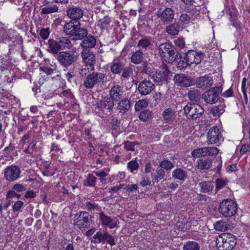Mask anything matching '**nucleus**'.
I'll return each mask as SVG.
<instances>
[{
	"label": "nucleus",
	"mask_w": 250,
	"mask_h": 250,
	"mask_svg": "<svg viewBox=\"0 0 250 250\" xmlns=\"http://www.w3.org/2000/svg\"><path fill=\"white\" fill-rule=\"evenodd\" d=\"M75 224L80 229L89 227L92 222V217L86 211H81L75 215Z\"/></svg>",
	"instance_id": "obj_8"
},
{
	"label": "nucleus",
	"mask_w": 250,
	"mask_h": 250,
	"mask_svg": "<svg viewBox=\"0 0 250 250\" xmlns=\"http://www.w3.org/2000/svg\"><path fill=\"white\" fill-rule=\"evenodd\" d=\"M157 16L160 19V22L164 25H167L172 22L174 19V11L170 8H166L162 11H159Z\"/></svg>",
	"instance_id": "obj_10"
},
{
	"label": "nucleus",
	"mask_w": 250,
	"mask_h": 250,
	"mask_svg": "<svg viewBox=\"0 0 250 250\" xmlns=\"http://www.w3.org/2000/svg\"><path fill=\"white\" fill-rule=\"evenodd\" d=\"M246 82H247V79L246 78H244L242 80V85H241V89H242V92L244 95V101L245 104L248 103V96L246 93Z\"/></svg>",
	"instance_id": "obj_58"
},
{
	"label": "nucleus",
	"mask_w": 250,
	"mask_h": 250,
	"mask_svg": "<svg viewBox=\"0 0 250 250\" xmlns=\"http://www.w3.org/2000/svg\"><path fill=\"white\" fill-rule=\"evenodd\" d=\"M231 24L236 28L237 31V35L240 36L242 30V25L241 23L237 21H233V22L231 23Z\"/></svg>",
	"instance_id": "obj_60"
},
{
	"label": "nucleus",
	"mask_w": 250,
	"mask_h": 250,
	"mask_svg": "<svg viewBox=\"0 0 250 250\" xmlns=\"http://www.w3.org/2000/svg\"><path fill=\"white\" fill-rule=\"evenodd\" d=\"M140 36L142 37V38L139 40L137 46L140 48L139 49L146 50L152 44L151 38L143 35H140Z\"/></svg>",
	"instance_id": "obj_30"
},
{
	"label": "nucleus",
	"mask_w": 250,
	"mask_h": 250,
	"mask_svg": "<svg viewBox=\"0 0 250 250\" xmlns=\"http://www.w3.org/2000/svg\"><path fill=\"white\" fill-rule=\"evenodd\" d=\"M200 191L206 193L211 192L214 188L213 183L211 181H205L200 182L198 184Z\"/></svg>",
	"instance_id": "obj_31"
},
{
	"label": "nucleus",
	"mask_w": 250,
	"mask_h": 250,
	"mask_svg": "<svg viewBox=\"0 0 250 250\" xmlns=\"http://www.w3.org/2000/svg\"><path fill=\"white\" fill-rule=\"evenodd\" d=\"M85 207L88 210L98 211L100 208L98 204L90 201L85 202Z\"/></svg>",
	"instance_id": "obj_53"
},
{
	"label": "nucleus",
	"mask_w": 250,
	"mask_h": 250,
	"mask_svg": "<svg viewBox=\"0 0 250 250\" xmlns=\"http://www.w3.org/2000/svg\"><path fill=\"white\" fill-rule=\"evenodd\" d=\"M169 71L166 69L164 71H152L150 76L156 83L162 82L166 81L168 76Z\"/></svg>",
	"instance_id": "obj_23"
},
{
	"label": "nucleus",
	"mask_w": 250,
	"mask_h": 250,
	"mask_svg": "<svg viewBox=\"0 0 250 250\" xmlns=\"http://www.w3.org/2000/svg\"><path fill=\"white\" fill-rule=\"evenodd\" d=\"M226 105L222 103L217 105L213 106L210 109V112L214 117H219L225 111Z\"/></svg>",
	"instance_id": "obj_34"
},
{
	"label": "nucleus",
	"mask_w": 250,
	"mask_h": 250,
	"mask_svg": "<svg viewBox=\"0 0 250 250\" xmlns=\"http://www.w3.org/2000/svg\"><path fill=\"white\" fill-rule=\"evenodd\" d=\"M125 64L120 59L116 58L110 63V71L114 74H119L122 72Z\"/></svg>",
	"instance_id": "obj_19"
},
{
	"label": "nucleus",
	"mask_w": 250,
	"mask_h": 250,
	"mask_svg": "<svg viewBox=\"0 0 250 250\" xmlns=\"http://www.w3.org/2000/svg\"><path fill=\"white\" fill-rule=\"evenodd\" d=\"M179 21L183 24H187L190 21V18L187 14H183L180 17Z\"/></svg>",
	"instance_id": "obj_61"
},
{
	"label": "nucleus",
	"mask_w": 250,
	"mask_h": 250,
	"mask_svg": "<svg viewBox=\"0 0 250 250\" xmlns=\"http://www.w3.org/2000/svg\"><path fill=\"white\" fill-rule=\"evenodd\" d=\"M222 136L219 128L217 126L210 128L207 134L208 144H214L219 142Z\"/></svg>",
	"instance_id": "obj_15"
},
{
	"label": "nucleus",
	"mask_w": 250,
	"mask_h": 250,
	"mask_svg": "<svg viewBox=\"0 0 250 250\" xmlns=\"http://www.w3.org/2000/svg\"><path fill=\"white\" fill-rule=\"evenodd\" d=\"M165 123H169L173 122L175 118L174 111L170 108H167L162 114Z\"/></svg>",
	"instance_id": "obj_33"
},
{
	"label": "nucleus",
	"mask_w": 250,
	"mask_h": 250,
	"mask_svg": "<svg viewBox=\"0 0 250 250\" xmlns=\"http://www.w3.org/2000/svg\"><path fill=\"white\" fill-rule=\"evenodd\" d=\"M170 50V51L167 53V55L169 57V62H173L174 61L181 58V54L178 52L173 45H172V47L171 48Z\"/></svg>",
	"instance_id": "obj_44"
},
{
	"label": "nucleus",
	"mask_w": 250,
	"mask_h": 250,
	"mask_svg": "<svg viewBox=\"0 0 250 250\" xmlns=\"http://www.w3.org/2000/svg\"><path fill=\"white\" fill-rule=\"evenodd\" d=\"M236 244V236L229 233L219 235L216 240V245L219 250H232Z\"/></svg>",
	"instance_id": "obj_2"
},
{
	"label": "nucleus",
	"mask_w": 250,
	"mask_h": 250,
	"mask_svg": "<svg viewBox=\"0 0 250 250\" xmlns=\"http://www.w3.org/2000/svg\"><path fill=\"white\" fill-rule=\"evenodd\" d=\"M124 91L119 85L113 86L109 91L110 99L114 102L120 101L123 99Z\"/></svg>",
	"instance_id": "obj_18"
},
{
	"label": "nucleus",
	"mask_w": 250,
	"mask_h": 250,
	"mask_svg": "<svg viewBox=\"0 0 250 250\" xmlns=\"http://www.w3.org/2000/svg\"><path fill=\"white\" fill-rule=\"evenodd\" d=\"M153 114L149 110L146 109L142 111L139 115V119L143 122H146L152 118Z\"/></svg>",
	"instance_id": "obj_46"
},
{
	"label": "nucleus",
	"mask_w": 250,
	"mask_h": 250,
	"mask_svg": "<svg viewBox=\"0 0 250 250\" xmlns=\"http://www.w3.org/2000/svg\"><path fill=\"white\" fill-rule=\"evenodd\" d=\"M188 96L190 101L198 102L200 99L201 92L198 89L190 90L188 93Z\"/></svg>",
	"instance_id": "obj_38"
},
{
	"label": "nucleus",
	"mask_w": 250,
	"mask_h": 250,
	"mask_svg": "<svg viewBox=\"0 0 250 250\" xmlns=\"http://www.w3.org/2000/svg\"><path fill=\"white\" fill-rule=\"evenodd\" d=\"M166 28V32L169 35L174 36L178 35L179 32L180 27L178 24L170 23Z\"/></svg>",
	"instance_id": "obj_37"
},
{
	"label": "nucleus",
	"mask_w": 250,
	"mask_h": 250,
	"mask_svg": "<svg viewBox=\"0 0 250 250\" xmlns=\"http://www.w3.org/2000/svg\"><path fill=\"white\" fill-rule=\"evenodd\" d=\"M14 31L12 29L6 30L4 29H0V33L1 34V38L3 40H11L12 38L10 35L12 34Z\"/></svg>",
	"instance_id": "obj_49"
},
{
	"label": "nucleus",
	"mask_w": 250,
	"mask_h": 250,
	"mask_svg": "<svg viewBox=\"0 0 250 250\" xmlns=\"http://www.w3.org/2000/svg\"><path fill=\"white\" fill-rule=\"evenodd\" d=\"M23 206L24 203L22 201L19 200L16 202L12 206L13 212H19L21 211Z\"/></svg>",
	"instance_id": "obj_55"
},
{
	"label": "nucleus",
	"mask_w": 250,
	"mask_h": 250,
	"mask_svg": "<svg viewBox=\"0 0 250 250\" xmlns=\"http://www.w3.org/2000/svg\"><path fill=\"white\" fill-rule=\"evenodd\" d=\"M21 173L20 167L12 165L7 167L4 170V177L9 182H13L18 179Z\"/></svg>",
	"instance_id": "obj_9"
},
{
	"label": "nucleus",
	"mask_w": 250,
	"mask_h": 250,
	"mask_svg": "<svg viewBox=\"0 0 250 250\" xmlns=\"http://www.w3.org/2000/svg\"><path fill=\"white\" fill-rule=\"evenodd\" d=\"M66 12L67 15L71 19V21H79L83 15V10L77 7H70Z\"/></svg>",
	"instance_id": "obj_21"
},
{
	"label": "nucleus",
	"mask_w": 250,
	"mask_h": 250,
	"mask_svg": "<svg viewBox=\"0 0 250 250\" xmlns=\"http://www.w3.org/2000/svg\"><path fill=\"white\" fill-rule=\"evenodd\" d=\"M58 10V7L55 5H50L42 9L41 13L43 14H48L55 13Z\"/></svg>",
	"instance_id": "obj_48"
},
{
	"label": "nucleus",
	"mask_w": 250,
	"mask_h": 250,
	"mask_svg": "<svg viewBox=\"0 0 250 250\" xmlns=\"http://www.w3.org/2000/svg\"><path fill=\"white\" fill-rule=\"evenodd\" d=\"M199 244L194 241H189L183 246V250H200Z\"/></svg>",
	"instance_id": "obj_41"
},
{
	"label": "nucleus",
	"mask_w": 250,
	"mask_h": 250,
	"mask_svg": "<svg viewBox=\"0 0 250 250\" xmlns=\"http://www.w3.org/2000/svg\"><path fill=\"white\" fill-rule=\"evenodd\" d=\"M191 155L193 157L199 158L205 156L204 147L194 149L191 152Z\"/></svg>",
	"instance_id": "obj_54"
},
{
	"label": "nucleus",
	"mask_w": 250,
	"mask_h": 250,
	"mask_svg": "<svg viewBox=\"0 0 250 250\" xmlns=\"http://www.w3.org/2000/svg\"><path fill=\"white\" fill-rule=\"evenodd\" d=\"M96 176L99 177L100 181L103 183L105 180L104 177L108 175V173L104 170H100L99 171H94L93 172Z\"/></svg>",
	"instance_id": "obj_57"
},
{
	"label": "nucleus",
	"mask_w": 250,
	"mask_h": 250,
	"mask_svg": "<svg viewBox=\"0 0 250 250\" xmlns=\"http://www.w3.org/2000/svg\"><path fill=\"white\" fill-rule=\"evenodd\" d=\"M78 21H70L69 22L65 23L63 25V32L70 37H72Z\"/></svg>",
	"instance_id": "obj_26"
},
{
	"label": "nucleus",
	"mask_w": 250,
	"mask_h": 250,
	"mask_svg": "<svg viewBox=\"0 0 250 250\" xmlns=\"http://www.w3.org/2000/svg\"><path fill=\"white\" fill-rule=\"evenodd\" d=\"M79 74L81 77H86L87 75L90 74L91 71H93L94 69L90 68V65L84 64L78 68Z\"/></svg>",
	"instance_id": "obj_42"
},
{
	"label": "nucleus",
	"mask_w": 250,
	"mask_h": 250,
	"mask_svg": "<svg viewBox=\"0 0 250 250\" xmlns=\"http://www.w3.org/2000/svg\"><path fill=\"white\" fill-rule=\"evenodd\" d=\"M83 41L80 44L83 49H90V48H94L96 44V38L95 36L89 35H86L83 39Z\"/></svg>",
	"instance_id": "obj_20"
},
{
	"label": "nucleus",
	"mask_w": 250,
	"mask_h": 250,
	"mask_svg": "<svg viewBox=\"0 0 250 250\" xmlns=\"http://www.w3.org/2000/svg\"><path fill=\"white\" fill-rule=\"evenodd\" d=\"M205 54L203 52H197L194 50H188L186 54L184 60L190 65L195 63L199 64L203 59Z\"/></svg>",
	"instance_id": "obj_11"
},
{
	"label": "nucleus",
	"mask_w": 250,
	"mask_h": 250,
	"mask_svg": "<svg viewBox=\"0 0 250 250\" xmlns=\"http://www.w3.org/2000/svg\"><path fill=\"white\" fill-rule=\"evenodd\" d=\"M97 182V178L92 173L87 174L86 178L83 182L84 186L93 187L95 186Z\"/></svg>",
	"instance_id": "obj_40"
},
{
	"label": "nucleus",
	"mask_w": 250,
	"mask_h": 250,
	"mask_svg": "<svg viewBox=\"0 0 250 250\" xmlns=\"http://www.w3.org/2000/svg\"><path fill=\"white\" fill-rule=\"evenodd\" d=\"M148 103L145 100H141L136 102L135 104V109L136 111L140 110L143 108L146 107Z\"/></svg>",
	"instance_id": "obj_52"
},
{
	"label": "nucleus",
	"mask_w": 250,
	"mask_h": 250,
	"mask_svg": "<svg viewBox=\"0 0 250 250\" xmlns=\"http://www.w3.org/2000/svg\"><path fill=\"white\" fill-rule=\"evenodd\" d=\"M155 88V85L149 80L145 79L142 81L138 87V89L141 95H147L150 94Z\"/></svg>",
	"instance_id": "obj_14"
},
{
	"label": "nucleus",
	"mask_w": 250,
	"mask_h": 250,
	"mask_svg": "<svg viewBox=\"0 0 250 250\" xmlns=\"http://www.w3.org/2000/svg\"><path fill=\"white\" fill-rule=\"evenodd\" d=\"M96 106L99 109L103 110L104 109H106L111 112L114 106V102L109 98H107L103 101L97 102Z\"/></svg>",
	"instance_id": "obj_22"
},
{
	"label": "nucleus",
	"mask_w": 250,
	"mask_h": 250,
	"mask_svg": "<svg viewBox=\"0 0 250 250\" xmlns=\"http://www.w3.org/2000/svg\"><path fill=\"white\" fill-rule=\"evenodd\" d=\"M204 150L205 156H216L219 152L218 149L216 147H204Z\"/></svg>",
	"instance_id": "obj_45"
},
{
	"label": "nucleus",
	"mask_w": 250,
	"mask_h": 250,
	"mask_svg": "<svg viewBox=\"0 0 250 250\" xmlns=\"http://www.w3.org/2000/svg\"><path fill=\"white\" fill-rule=\"evenodd\" d=\"M175 45L181 49L184 48L185 46V42L183 37H178L174 41Z\"/></svg>",
	"instance_id": "obj_59"
},
{
	"label": "nucleus",
	"mask_w": 250,
	"mask_h": 250,
	"mask_svg": "<svg viewBox=\"0 0 250 250\" xmlns=\"http://www.w3.org/2000/svg\"><path fill=\"white\" fill-rule=\"evenodd\" d=\"M60 96H63L68 99H72L74 97L70 89L62 91L61 92Z\"/></svg>",
	"instance_id": "obj_63"
},
{
	"label": "nucleus",
	"mask_w": 250,
	"mask_h": 250,
	"mask_svg": "<svg viewBox=\"0 0 250 250\" xmlns=\"http://www.w3.org/2000/svg\"><path fill=\"white\" fill-rule=\"evenodd\" d=\"M139 167V165L136 160V158L127 163V168L132 173H136L138 170Z\"/></svg>",
	"instance_id": "obj_43"
},
{
	"label": "nucleus",
	"mask_w": 250,
	"mask_h": 250,
	"mask_svg": "<svg viewBox=\"0 0 250 250\" xmlns=\"http://www.w3.org/2000/svg\"><path fill=\"white\" fill-rule=\"evenodd\" d=\"M108 233L107 232H103L99 231L93 236L91 242L94 243H100L101 242H105L106 241V236Z\"/></svg>",
	"instance_id": "obj_36"
},
{
	"label": "nucleus",
	"mask_w": 250,
	"mask_h": 250,
	"mask_svg": "<svg viewBox=\"0 0 250 250\" xmlns=\"http://www.w3.org/2000/svg\"><path fill=\"white\" fill-rule=\"evenodd\" d=\"M195 84L197 86L202 89L210 88L213 84V80L208 75L199 77L196 80Z\"/></svg>",
	"instance_id": "obj_16"
},
{
	"label": "nucleus",
	"mask_w": 250,
	"mask_h": 250,
	"mask_svg": "<svg viewBox=\"0 0 250 250\" xmlns=\"http://www.w3.org/2000/svg\"><path fill=\"white\" fill-rule=\"evenodd\" d=\"M171 175L174 179L183 182L188 178V172L182 168H177L172 171Z\"/></svg>",
	"instance_id": "obj_25"
},
{
	"label": "nucleus",
	"mask_w": 250,
	"mask_h": 250,
	"mask_svg": "<svg viewBox=\"0 0 250 250\" xmlns=\"http://www.w3.org/2000/svg\"><path fill=\"white\" fill-rule=\"evenodd\" d=\"M130 108V100L127 98H123L118 104L117 109L121 113L126 112Z\"/></svg>",
	"instance_id": "obj_32"
},
{
	"label": "nucleus",
	"mask_w": 250,
	"mask_h": 250,
	"mask_svg": "<svg viewBox=\"0 0 250 250\" xmlns=\"http://www.w3.org/2000/svg\"><path fill=\"white\" fill-rule=\"evenodd\" d=\"M212 160L208 157H202L197 160L195 167L200 170H207L212 166Z\"/></svg>",
	"instance_id": "obj_17"
},
{
	"label": "nucleus",
	"mask_w": 250,
	"mask_h": 250,
	"mask_svg": "<svg viewBox=\"0 0 250 250\" xmlns=\"http://www.w3.org/2000/svg\"><path fill=\"white\" fill-rule=\"evenodd\" d=\"M222 90L221 86L213 87L205 91L202 95V98L207 104H213L218 101Z\"/></svg>",
	"instance_id": "obj_6"
},
{
	"label": "nucleus",
	"mask_w": 250,
	"mask_h": 250,
	"mask_svg": "<svg viewBox=\"0 0 250 250\" xmlns=\"http://www.w3.org/2000/svg\"><path fill=\"white\" fill-rule=\"evenodd\" d=\"M47 51L53 55L60 53V50L70 49L72 47L70 40L67 37H62L57 40L49 39L48 40Z\"/></svg>",
	"instance_id": "obj_1"
},
{
	"label": "nucleus",
	"mask_w": 250,
	"mask_h": 250,
	"mask_svg": "<svg viewBox=\"0 0 250 250\" xmlns=\"http://www.w3.org/2000/svg\"><path fill=\"white\" fill-rule=\"evenodd\" d=\"M12 189L17 192H21L25 191L26 188L25 187L21 184H16L13 185Z\"/></svg>",
	"instance_id": "obj_64"
},
{
	"label": "nucleus",
	"mask_w": 250,
	"mask_h": 250,
	"mask_svg": "<svg viewBox=\"0 0 250 250\" xmlns=\"http://www.w3.org/2000/svg\"><path fill=\"white\" fill-rule=\"evenodd\" d=\"M107 81V75L105 73L92 72L87 75L83 81V86L87 89H91L97 84H104Z\"/></svg>",
	"instance_id": "obj_3"
},
{
	"label": "nucleus",
	"mask_w": 250,
	"mask_h": 250,
	"mask_svg": "<svg viewBox=\"0 0 250 250\" xmlns=\"http://www.w3.org/2000/svg\"><path fill=\"white\" fill-rule=\"evenodd\" d=\"M100 219L103 225L108 226L110 229L114 228L117 226V219L116 218L112 219L103 212L100 213Z\"/></svg>",
	"instance_id": "obj_24"
},
{
	"label": "nucleus",
	"mask_w": 250,
	"mask_h": 250,
	"mask_svg": "<svg viewBox=\"0 0 250 250\" xmlns=\"http://www.w3.org/2000/svg\"><path fill=\"white\" fill-rule=\"evenodd\" d=\"M173 80L177 85L184 87L194 84V82L192 79L183 74H176L174 77Z\"/></svg>",
	"instance_id": "obj_13"
},
{
	"label": "nucleus",
	"mask_w": 250,
	"mask_h": 250,
	"mask_svg": "<svg viewBox=\"0 0 250 250\" xmlns=\"http://www.w3.org/2000/svg\"><path fill=\"white\" fill-rule=\"evenodd\" d=\"M145 54L142 49H139L134 52L130 58V61L135 64H139L143 62Z\"/></svg>",
	"instance_id": "obj_28"
},
{
	"label": "nucleus",
	"mask_w": 250,
	"mask_h": 250,
	"mask_svg": "<svg viewBox=\"0 0 250 250\" xmlns=\"http://www.w3.org/2000/svg\"><path fill=\"white\" fill-rule=\"evenodd\" d=\"M214 228L218 231H225L231 227V223L228 220H222L215 222Z\"/></svg>",
	"instance_id": "obj_29"
},
{
	"label": "nucleus",
	"mask_w": 250,
	"mask_h": 250,
	"mask_svg": "<svg viewBox=\"0 0 250 250\" xmlns=\"http://www.w3.org/2000/svg\"><path fill=\"white\" fill-rule=\"evenodd\" d=\"M122 72V73L121 77L125 79H128L130 77L131 74L132 73V69L129 67L125 66Z\"/></svg>",
	"instance_id": "obj_56"
},
{
	"label": "nucleus",
	"mask_w": 250,
	"mask_h": 250,
	"mask_svg": "<svg viewBox=\"0 0 250 250\" xmlns=\"http://www.w3.org/2000/svg\"><path fill=\"white\" fill-rule=\"evenodd\" d=\"M50 32L49 31V28H42L40 31V36L43 40H46L48 38Z\"/></svg>",
	"instance_id": "obj_62"
},
{
	"label": "nucleus",
	"mask_w": 250,
	"mask_h": 250,
	"mask_svg": "<svg viewBox=\"0 0 250 250\" xmlns=\"http://www.w3.org/2000/svg\"><path fill=\"white\" fill-rule=\"evenodd\" d=\"M172 45L171 43L168 42L161 43L158 47L159 53L162 56L166 57V55L170 51V50L172 47Z\"/></svg>",
	"instance_id": "obj_35"
},
{
	"label": "nucleus",
	"mask_w": 250,
	"mask_h": 250,
	"mask_svg": "<svg viewBox=\"0 0 250 250\" xmlns=\"http://www.w3.org/2000/svg\"><path fill=\"white\" fill-rule=\"evenodd\" d=\"M81 23L79 21L77 23L76 29L72 36V39L82 40L87 35V30L85 28L81 27Z\"/></svg>",
	"instance_id": "obj_27"
},
{
	"label": "nucleus",
	"mask_w": 250,
	"mask_h": 250,
	"mask_svg": "<svg viewBox=\"0 0 250 250\" xmlns=\"http://www.w3.org/2000/svg\"><path fill=\"white\" fill-rule=\"evenodd\" d=\"M184 113L188 119H196L204 113V109L198 104L188 103L184 108Z\"/></svg>",
	"instance_id": "obj_7"
},
{
	"label": "nucleus",
	"mask_w": 250,
	"mask_h": 250,
	"mask_svg": "<svg viewBox=\"0 0 250 250\" xmlns=\"http://www.w3.org/2000/svg\"><path fill=\"white\" fill-rule=\"evenodd\" d=\"M55 58L62 67L67 68L77 61L78 56L70 51H61Z\"/></svg>",
	"instance_id": "obj_5"
},
{
	"label": "nucleus",
	"mask_w": 250,
	"mask_h": 250,
	"mask_svg": "<svg viewBox=\"0 0 250 250\" xmlns=\"http://www.w3.org/2000/svg\"><path fill=\"white\" fill-rule=\"evenodd\" d=\"M238 209L236 203L231 199L222 201L219 206V211L223 216L230 217L234 216Z\"/></svg>",
	"instance_id": "obj_4"
},
{
	"label": "nucleus",
	"mask_w": 250,
	"mask_h": 250,
	"mask_svg": "<svg viewBox=\"0 0 250 250\" xmlns=\"http://www.w3.org/2000/svg\"><path fill=\"white\" fill-rule=\"evenodd\" d=\"M83 62L88 65L90 68L94 69V64L96 63V56L91 49H83L81 52Z\"/></svg>",
	"instance_id": "obj_12"
},
{
	"label": "nucleus",
	"mask_w": 250,
	"mask_h": 250,
	"mask_svg": "<svg viewBox=\"0 0 250 250\" xmlns=\"http://www.w3.org/2000/svg\"><path fill=\"white\" fill-rule=\"evenodd\" d=\"M166 175V172L164 169L157 168L156 174L152 176L153 183H158L160 180L165 179Z\"/></svg>",
	"instance_id": "obj_39"
},
{
	"label": "nucleus",
	"mask_w": 250,
	"mask_h": 250,
	"mask_svg": "<svg viewBox=\"0 0 250 250\" xmlns=\"http://www.w3.org/2000/svg\"><path fill=\"white\" fill-rule=\"evenodd\" d=\"M139 143L137 141L129 142L126 141L125 142V149L127 151H134V146L135 145H139Z\"/></svg>",
	"instance_id": "obj_50"
},
{
	"label": "nucleus",
	"mask_w": 250,
	"mask_h": 250,
	"mask_svg": "<svg viewBox=\"0 0 250 250\" xmlns=\"http://www.w3.org/2000/svg\"><path fill=\"white\" fill-rule=\"evenodd\" d=\"M159 167L164 170H170L174 167V165L170 161L164 159L160 163Z\"/></svg>",
	"instance_id": "obj_47"
},
{
	"label": "nucleus",
	"mask_w": 250,
	"mask_h": 250,
	"mask_svg": "<svg viewBox=\"0 0 250 250\" xmlns=\"http://www.w3.org/2000/svg\"><path fill=\"white\" fill-rule=\"evenodd\" d=\"M228 181L223 179L218 178L216 180V191H218L227 185Z\"/></svg>",
	"instance_id": "obj_51"
}]
</instances>
